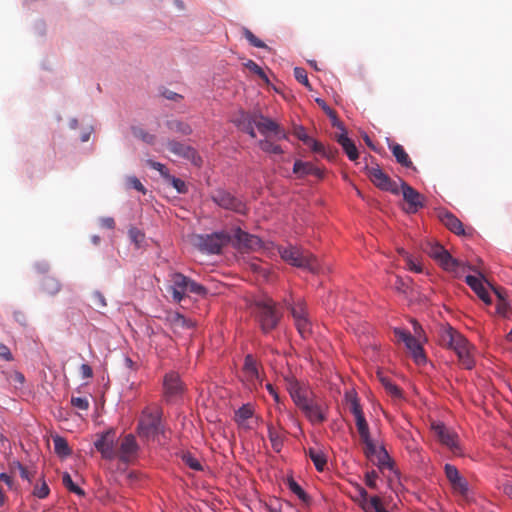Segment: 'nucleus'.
<instances>
[{
	"label": "nucleus",
	"mask_w": 512,
	"mask_h": 512,
	"mask_svg": "<svg viewBox=\"0 0 512 512\" xmlns=\"http://www.w3.org/2000/svg\"><path fill=\"white\" fill-rule=\"evenodd\" d=\"M233 123L241 131L247 133L251 138L256 137L255 128L265 137L274 135L277 139H286L287 134L274 120L264 116L260 111L240 110L234 117Z\"/></svg>",
	"instance_id": "obj_1"
},
{
	"label": "nucleus",
	"mask_w": 512,
	"mask_h": 512,
	"mask_svg": "<svg viewBox=\"0 0 512 512\" xmlns=\"http://www.w3.org/2000/svg\"><path fill=\"white\" fill-rule=\"evenodd\" d=\"M440 343L453 350L458 357L459 364L471 370L475 366L474 346L457 330L451 326L443 327L440 331Z\"/></svg>",
	"instance_id": "obj_2"
},
{
	"label": "nucleus",
	"mask_w": 512,
	"mask_h": 512,
	"mask_svg": "<svg viewBox=\"0 0 512 512\" xmlns=\"http://www.w3.org/2000/svg\"><path fill=\"white\" fill-rule=\"evenodd\" d=\"M167 291L171 294L173 301L176 303H180L190 294L198 296H205L207 294V289L203 285L180 272H171L169 274V286Z\"/></svg>",
	"instance_id": "obj_3"
},
{
	"label": "nucleus",
	"mask_w": 512,
	"mask_h": 512,
	"mask_svg": "<svg viewBox=\"0 0 512 512\" xmlns=\"http://www.w3.org/2000/svg\"><path fill=\"white\" fill-rule=\"evenodd\" d=\"M162 414V408L156 404L145 407L138 421L139 436L149 439L163 433Z\"/></svg>",
	"instance_id": "obj_4"
},
{
	"label": "nucleus",
	"mask_w": 512,
	"mask_h": 512,
	"mask_svg": "<svg viewBox=\"0 0 512 512\" xmlns=\"http://www.w3.org/2000/svg\"><path fill=\"white\" fill-rule=\"evenodd\" d=\"M282 260L289 265L297 268L307 269L312 273L319 271V263L312 254L303 249L289 245L287 247L279 246L277 248Z\"/></svg>",
	"instance_id": "obj_5"
},
{
	"label": "nucleus",
	"mask_w": 512,
	"mask_h": 512,
	"mask_svg": "<svg viewBox=\"0 0 512 512\" xmlns=\"http://www.w3.org/2000/svg\"><path fill=\"white\" fill-rule=\"evenodd\" d=\"M255 313L261 330L264 333H269L274 330L282 316L277 308L276 302L269 297L255 301Z\"/></svg>",
	"instance_id": "obj_6"
},
{
	"label": "nucleus",
	"mask_w": 512,
	"mask_h": 512,
	"mask_svg": "<svg viewBox=\"0 0 512 512\" xmlns=\"http://www.w3.org/2000/svg\"><path fill=\"white\" fill-rule=\"evenodd\" d=\"M230 243V234L225 231L207 235H198L195 238V246L202 252L218 254L222 248Z\"/></svg>",
	"instance_id": "obj_7"
},
{
	"label": "nucleus",
	"mask_w": 512,
	"mask_h": 512,
	"mask_svg": "<svg viewBox=\"0 0 512 512\" xmlns=\"http://www.w3.org/2000/svg\"><path fill=\"white\" fill-rule=\"evenodd\" d=\"M230 243L240 252L257 251L262 248V240L256 236L235 228L230 235Z\"/></svg>",
	"instance_id": "obj_8"
},
{
	"label": "nucleus",
	"mask_w": 512,
	"mask_h": 512,
	"mask_svg": "<svg viewBox=\"0 0 512 512\" xmlns=\"http://www.w3.org/2000/svg\"><path fill=\"white\" fill-rule=\"evenodd\" d=\"M432 430L440 443L446 446L454 455L461 456L463 454L458 435L453 430L442 423L432 424Z\"/></svg>",
	"instance_id": "obj_9"
},
{
	"label": "nucleus",
	"mask_w": 512,
	"mask_h": 512,
	"mask_svg": "<svg viewBox=\"0 0 512 512\" xmlns=\"http://www.w3.org/2000/svg\"><path fill=\"white\" fill-rule=\"evenodd\" d=\"M370 181L379 189L393 194H399V184L393 181L378 165L366 168Z\"/></svg>",
	"instance_id": "obj_10"
},
{
	"label": "nucleus",
	"mask_w": 512,
	"mask_h": 512,
	"mask_svg": "<svg viewBox=\"0 0 512 512\" xmlns=\"http://www.w3.org/2000/svg\"><path fill=\"white\" fill-rule=\"evenodd\" d=\"M211 199L215 204L223 209L231 210L239 214L246 213L245 204L239 198L224 189H217L213 191Z\"/></svg>",
	"instance_id": "obj_11"
},
{
	"label": "nucleus",
	"mask_w": 512,
	"mask_h": 512,
	"mask_svg": "<svg viewBox=\"0 0 512 512\" xmlns=\"http://www.w3.org/2000/svg\"><path fill=\"white\" fill-rule=\"evenodd\" d=\"M312 424H322L327 420L325 405L315 399L308 398V400L299 408Z\"/></svg>",
	"instance_id": "obj_12"
},
{
	"label": "nucleus",
	"mask_w": 512,
	"mask_h": 512,
	"mask_svg": "<svg viewBox=\"0 0 512 512\" xmlns=\"http://www.w3.org/2000/svg\"><path fill=\"white\" fill-rule=\"evenodd\" d=\"M403 198L407 203L406 211L408 213H416L420 208L424 207V197L413 187L403 180H400V186Z\"/></svg>",
	"instance_id": "obj_13"
},
{
	"label": "nucleus",
	"mask_w": 512,
	"mask_h": 512,
	"mask_svg": "<svg viewBox=\"0 0 512 512\" xmlns=\"http://www.w3.org/2000/svg\"><path fill=\"white\" fill-rule=\"evenodd\" d=\"M444 471L454 493L466 496L468 493V482L460 475L456 466L445 464Z\"/></svg>",
	"instance_id": "obj_14"
},
{
	"label": "nucleus",
	"mask_w": 512,
	"mask_h": 512,
	"mask_svg": "<svg viewBox=\"0 0 512 512\" xmlns=\"http://www.w3.org/2000/svg\"><path fill=\"white\" fill-rule=\"evenodd\" d=\"M243 377L250 388H255L258 384L261 383L257 360L251 354H248L245 357L243 365Z\"/></svg>",
	"instance_id": "obj_15"
},
{
	"label": "nucleus",
	"mask_w": 512,
	"mask_h": 512,
	"mask_svg": "<svg viewBox=\"0 0 512 512\" xmlns=\"http://www.w3.org/2000/svg\"><path fill=\"white\" fill-rule=\"evenodd\" d=\"M163 388L165 397L169 400L182 395L184 391L183 383L175 372H169L165 375Z\"/></svg>",
	"instance_id": "obj_16"
},
{
	"label": "nucleus",
	"mask_w": 512,
	"mask_h": 512,
	"mask_svg": "<svg viewBox=\"0 0 512 512\" xmlns=\"http://www.w3.org/2000/svg\"><path fill=\"white\" fill-rule=\"evenodd\" d=\"M168 150L184 159L191 161L195 165H199L201 159L198 156L196 150L191 146H188L184 143L172 140L167 143Z\"/></svg>",
	"instance_id": "obj_17"
},
{
	"label": "nucleus",
	"mask_w": 512,
	"mask_h": 512,
	"mask_svg": "<svg viewBox=\"0 0 512 512\" xmlns=\"http://www.w3.org/2000/svg\"><path fill=\"white\" fill-rule=\"evenodd\" d=\"M96 449L101 453L102 457L108 460L116 457L114 448V432L107 431L103 433L94 443Z\"/></svg>",
	"instance_id": "obj_18"
},
{
	"label": "nucleus",
	"mask_w": 512,
	"mask_h": 512,
	"mask_svg": "<svg viewBox=\"0 0 512 512\" xmlns=\"http://www.w3.org/2000/svg\"><path fill=\"white\" fill-rule=\"evenodd\" d=\"M138 445L132 434L126 435L120 444L119 450L116 451V457L123 463H128L136 455Z\"/></svg>",
	"instance_id": "obj_19"
},
{
	"label": "nucleus",
	"mask_w": 512,
	"mask_h": 512,
	"mask_svg": "<svg viewBox=\"0 0 512 512\" xmlns=\"http://www.w3.org/2000/svg\"><path fill=\"white\" fill-rule=\"evenodd\" d=\"M293 173L297 175L298 178H304L308 175H313L319 179L324 177V170L315 166L311 162H303L301 160H296L293 166Z\"/></svg>",
	"instance_id": "obj_20"
},
{
	"label": "nucleus",
	"mask_w": 512,
	"mask_h": 512,
	"mask_svg": "<svg viewBox=\"0 0 512 512\" xmlns=\"http://www.w3.org/2000/svg\"><path fill=\"white\" fill-rule=\"evenodd\" d=\"M441 223L456 235H467L463 223L451 212L440 211L438 214Z\"/></svg>",
	"instance_id": "obj_21"
},
{
	"label": "nucleus",
	"mask_w": 512,
	"mask_h": 512,
	"mask_svg": "<svg viewBox=\"0 0 512 512\" xmlns=\"http://www.w3.org/2000/svg\"><path fill=\"white\" fill-rule=\"evenodd\" d=\"M483 276L476 277L472 275H468L465 278V282L470 288L477 294V296L486 304L490 305L492 303L491 297L483 285Z\"/></svg>",
	"instance_id": "obj_22"
},
{
	"label": "nucleus",
	"mask_w": 512,
	"mask_h": 512,
	"mask_svg": "<svg viewBox=\"0 0 512 512\" xmlns=\"http://www.w3.org/2000/svg\"><path fill=\"white\" fill-rule=\"evenodd\" d=\"M167 321L175 331L179 329H190L194 327V322L192 320L185 318L178 312L168 313Z\"/></svg>",
	"instance_id": "obj_23"
},
{
	"label": "nucleus",
	"mask_w": 512,
	"mask_h": 512,
	"mask_svg": "<svg viewBox=\"0 0 512 512\" xmlns=\"http://www.w3.org/2000/svg\"><path fill=\"white\" fill-rule=\"evenodd\" d=\"M389 149L391 150L397 163L406 168L413 167V163L402 145L398 143H391L389 144Z\"/></svg>",
	"instance_id": "obj_24"
},
{
	"label": "nucleus",
	"mask_w": 512,
	"mask_h": 512,
	"mask_svg": "<svg viewBox=\"0 0 512 512\" xmlns=\"http://www.w3.org/2000/svg\"><path fill=\"white\" fill-rule=\"evenodd\" d=\"M404 344L407 347V349L411 352L413 359L417 364H422L426 362L423 347L414 336H412Z\"/></svg>",
	"instance_id": "obj_25"
},
{
	"label": "nucleus",
	"mask_w": 512,
	"mask_h": 512,
	"mask_svg": "<svg viewBox=\"0 0 512 512\" xmlns=\"http://www.w3.org/2000/svg\"><path fill=\"white\" fill-rule=\"evenodd\" d=\"M288 391L293 402L298 408H300L309 398L307 391L303 389L297 382L290 383Z\"/></svg>",
	"instance_id": "obj_26"
},
{
	"label": "nucleus",
	"mask_w": 512,
	"mask_h": 512,
	"mask_svg": "<svg viewBox=\"0 0 512 512\" xmlns=\"http://www.w3.org/2000/svg\"><path fill=\"white\" fill-rule=\"evenodd\" d=\"M337 142L342 146L351 161H355L358 158L357 147L345 132L337 136Z\"/></svg>",
	"instance_id": "obj_27"
},
{
	"label": "nucleus",
	"mask_w": 512,
	"mask_h": 512,
	"mask_svg": "<svg viewBox=\"0 0 512 512\" xmlns=\"http://www.w3.org/2000/svg\"><path fill=\"white\" fill-rule=\"evenodd\" d=\"M307 455L313 462L317 471L322 472L327 464V458L323 451L319 449L309 448Z\"/></svg>",
	"instance_id": "obj_28"
},
{
	"label": "nucleus",
	"mask_w": 512,
	"mask_h": 512,
	"mask_svg": "<svg viewBox=\"0 0 512 512\" xmlns=\"http://www.w3.org/2000/svg\"><path fill=\"white\" fill-rule=\"evenodd\" d=\"M372 461L379 467L380 470H391L393 468L391 458L383 446H380V450H378V453L374 456V460Z\"/></svg>",
	"instance_id": "obj_29"
},
{
	"label": "nucleus",
	"mask_w": 512,
	"mask_h": 512,
	"mask_svg": "<svg viewBox=\"0 0 512 512\" xmlns=\"http://www.w3.org/2000/svg\"><path fill=\"white\" fill-rule=\"evenodd\" d=\"M436 261L446 271H455L460 266V262L453 258L446 249Z\"/></svg>",
	"instance_id": "obj_30"
},
{
	"label": "nucleus",
	"mask_w": 512,
	"mask_h": 512,
	"mask_svg": "<svg viewBox=\"0 0 512 512\" xmlns=\"http://www.w3.org/2000/svg\"><path fill=\"white\" fill-rule=\"evenodd\" d=\"M345 400L348 405L350 412L356 417L357 415L364 414L362 407L359 403L358 397L355 392L350 391L345 394Z\"/></svg>",
	"instance_id": "obj_31"
},
{
	"label": "nucleus",
	"mask_w": 512,
	"mask_h": 512,
	"mask_svg": "<svg viewBox=\"0 0 512 512\" xmlns=\"http://www.w3.org/2000/svg\"><path fill=\"white\" fill-rule=\"evenodd\" d=\"M53 444L55 453L60 457H67L71 455L72 451L69 448L68 442L61 436L53 437Z\"/></svg>",
	"instance_id": "obj_32"
},
{
	"label": "nucleus",
	"mask_w": 512,
	"mask_h": 512,
	"mask_svg": "<svg viewBox=\"0 0 512 512\" xmlns=\"http://www.w3.org/2000/svg\"><path fill=\"white\" fill-rule=\"evenodd\" d=\"M42 289L48 295L53 296L60 291L61 285H60V282L56 278L51 277V276H46V277H44V279L42 281Z\"/></svg>",
	"instance_id": "obj_33"
},
{
	"label": "nucleus",
	"mask_w": 512,
	"mask_h": 512,
	"mask_svg": "<svg viewBox=\"0 0 512 512\" xmlns=\"http://www.w3.org/2000/svg\"><path fill=\"white\" fill-rule=\"evenodd\" d=\"M132 134L135 138L141 140L148 145H154L156 142V135L149 133L139 126L132 127Z\"/></svg>",
	"instance_id": "obj_34"
},
{
	"label": "nucleus",
	"mask_w": 512,
	"mask_h": 512,
	"mask_svg": "<svg viewBox=\"0 0 512 512\" xmlns=\"http://www.w3.org/2000/svg\"><path fill=\"white\" fill-rule=\"evenodd\" d=\"M355 424H356L360 439L368 441V437H371V435H370L369 425L365 419L364 414L357 415L355 417Z\"/></svg>",
	"instance_id": "obj_35"
},
{
	"label": "nucleus",
	"mask_w": 512,
	"mask_h": 512,
	"mask_svg": "<svg viewBox=\"0 0 512 512\" xmlns=\"http://www.w3.org/2000/svg\"><path fill=\"white\" fill-rule=\"evenodd\" d=\"M378 378L385 390L394 397L401 396L400 388L395 385L388 377L384 376L382 373H378Z\"/></svg>",
	"instance_id": "obj_36"
},
{
	"label": "nucleus",
	"mask_w": 512,
	"mask_h": 512,
	"mask_svg": "<svg viewBox=\"0 0 512 512\" xmlns=\"http://www.w3.org/2000/svg\"><path fill=\"white\" fill-rule=\"evenodd\" d=\"M258 146L262 151L270 154L278 155L284 152L280 145H277L268 139L260 140L258 142Z\"/></svg>",
	"instance_id": "obj_37"
},
{
	"label": "nucleus",
	"mask_w": 512,
	"mask_h": 512,
	"mask_svg": "<svg viewBox=\"0 0 512 512\" xmlns=\"http://www.w3.org/2000/svg\"><path fill=\"white\" fill-rule=\"evenodd\" d=\"M299 334L306 338L311 334V322L307 316L294 321Z\"/></svg>",
	"instance_id": "obj_38"
},
{
	"label": "nucleus",
	"mask_w": 512,
	"mask_h": 512,
	"mask_svg": "<svg viewBox=\"0 0 512 512\" xmlns=\"http://www.w3.org/2000/svg\"><path fill=\"white\" fill-rule=\"evenodd\" d=\"M168 127L170 130L181 133L183 135H189L192 133L190 125L179 120H172L168 122Z\"/></svg>",
	"instance_id": "obj_39"
},
{
	"label": "nucleus",
	"mask_w": 512,
	"mask_h": 512,
	"mask_svg": "<svg viewBox=\"0 0 512 512\" xmlns=\"http://www.w3.org/2000/svg\"><path fill=\"white\" fill-rule=\"evenodd\" d=\"M287 306L292 314L294 321L307 316L306 306L302 301H298L294 304L287 303Z\"/></svg>",
	"instance_id": "obj_40"
},
{
	"label": "nucleus",
	"mask_w": 512,
	"mask_h": 512,
	"mask_svg": "<svg viewBox=\"0 0 512 512\" xmlns=\"http://www.w3.org/2000/svg\"><path fill=\"white\" fill-rule=\"evenodd\" d=\"M253 416V409L250 405L241 406L235 413L236 422L243 425L246 420Z\"/></svg>",
	"instance_id": "obj_41"
},
{
	"label": "nucleus",
	"mask_w": 512,
	"mask_h": 512,
	"mask_svg": "<svg viewBox=\"0 0 512 512\" xmlns=\"http://www.w3.org/2000/svg\"><path fill=\"white\" fill-rule=\"evenodd\" d=\"M287 485H288L289 489L295 495H297L300 500H302L303 502L309 501V496L307 495V493L301 488V486L293 478H289L287 480Z\"/></svg>",
	"instance_id": "obj_42"
},
{
	"label": "nucleus",
	"mask_w": 512,
	"mask_h": 512,
	"mask_svg": "<svg viewBox=\"0 0 512 512\" xmlns=\"http://www.w3.org/2000/svg\"><path fill=\"white\" fill-rule=\"evenodd\" d=\"M424 251L434 260H437L442 253H444L445 248L438 244V243H430L428 242L426 244V247L424 248Z\"/></svg>",
	"instance_id": "obj_43"
},
{
	"label": "nucleus",
	"mask_w": 512,
	"mask_h": 512,
	"mask_svg": "<svg viewBox=\"0 0 512 512\" xmlns=\"http://www.w3.org/2000/svg\"><path fill=\"white\" fill-rule=\"evenodd\" d=\"M268 437H269V439L271 441L272 448L276 452H279L281 450V448H282V445H283L282 437L279 434V432L276 431L273 427H269L268 428Z\"/></svg>",
	"instance_id": "obj_44"
},
{
	"label": "nucleus",
	"mask_w": 512,
	"mask_h": 512,
	"mask_svg": "<svg viewBox=\"0 0 512 512\" xmlns=\"http://www.w3.org/2000/svg\"><path fill=\"white\" fill-rule=\"evenodd\" d=\"M361 441L365 445L364 454L366 455V457L369 458L370 460H374V456L378 453V450H380V446H377L373 442L371 437H368V441L367 440H361Z\"/></svg>",
	"instance_id": "obj_45"
},
{
	"label": "nucleus",
	"mask_w": 512,
	"mask_h": 512,
	"mask_svg": "<svg viewBox=\"0 0 512 512\" xmlns=\"http://www.w3.org/2000/svg\"><path fill=\"white\" fill-rule=\"evenodd\" d=\"M242 34L245 39L254 47L257 48H266V44L258 39L248 28H242Z\"/></svg>",
	"instance_id": "obj_46"
},
{
	"label": "nucleus",
	"mask_w": 512,
	"mask_h": 512,
	"mask_svg": "<svg viewBox=\"0 0 512 512\" xmlns=\"http://www.w3.org/2000/svg\"><path fill=\"white\" fill-rule=\"evenodd\" d=\"M62 482H63V485L71 492L76 493L78 495H84V491L80 487H78L77 485L74 484L69 473L65 472L63 474Z\"/></svg>",
	"instance_id": "obj_47"
},
{
	"label": "nucleus",
	"mask_w": 512,
	"mask_h": 512,
	"mask_svg": "<svg viewBox=\"0 0 512 512\" xmlns=\"http://www.w3.org/2000/svg\"><path fill=\"white\" fill-rule=\"evenodd\" d=\"M363 508L366 512H387L381 505V501L379 497L374 496L370 499L369 503H366L363 505Z\"/></svg>",
	"instance_id": "obj_48"
},
{
	"label": "nucleus",
	"mask_w": 512,
	"mask_h": 512,
	"mask_svg": "<svg viewBox=\"0 0 512 512\" xmlns=\"http://www.w3.org/2000/svg\"><path fill=\"white\" fill-rule=\"evenodd\" d=\"M129 238L130 240L135 244L137 248L141 247L142 243L145 240V235L143 232H141L138 228H131L129 229Z\"/></svg>",
	"instance_id": "obj_49"
},
{
	"label": "nucleus",
	"mask_w": 512,
	"mask_h": 512,
	"mask_svg": "<svg viewBox=\"0 0 512 512\" xmlns=\"http://www.w3.org/2000/svg\"><path fill=\"white\" fill-rule=\"evenodd\" d=\"M410 282H411L410 279L405 280V279L397 276L395 283H394V287L397 291L408 295L409 292L412 291V288H410Z\"/></svg>",
	"instance_id": "obj_50"
},
{
	"label": "nucleus",
	"mask_w": 512,
	"mask_h": 512,
	"mask_svg": "<svg viewBox=\"0 0 512 512\" xmlns=\"http://www.w3.org/2000/svg\"><path fill=\"white\" fill-rule=\"evenodd\" d=\"M167 179L169 180L170 184L176 189L178 193L185 194L188 191L186 183L174 176H167Z\"/></svg>",
	"instance_id": "obj_51"
},
{
	"label": "nucleus",
	"mask_w": 512,
	"mask_h": 512,
	"mask_svg": "<svg viewBox=\"0 0 512 512\" xmlns=\"http://www.w3.org/2000/svg\"><path fill=\"white\" fill-rule=\"evenodd\" d=\"M126 185L128 188H133L143 194L146 193V189L140 180L135 176H129L126 178Z\"/></svg>",
	"instance_id": "obj_52"
},
{
	"label": "nucleus",
	"mask_w": 512,
	"mask_h": 512,
	"mask_svg": "<svg viewBox=\"0 0 512 512\" xmlns=\"http://www.w3.org/2000/svg\"><path fill=\"white\" fill-rule=\"evenodd\" d=\"M93 305L97 309H103L107 306V301L105 296L100 291H94L91 295Z\"/></svg>",
	"instance_id": "obj_53"
},
{
	"label": "nucleus",
	"mask_w": 512,
	"mask_h": 512,
	"mask_svg": "<svg viewBox=\"0 0 512 512\" xmlns=\"http://www.w3.org/2000/svg\"><path fill=\"white\" fill-rule=\"evenodd\" d=\"M294 76L299 83L310 88V83L308 80L307 72L304 68H301V67L294 68Z\"/></svg>",
	"instance_id": "obj_54"
},
{
	"label": "nucleus",
	"mask_w": 512,
	"mask_h": 512,
	"mask_svg": "<svg viewBox=\"0 0 512 512\" xmlns=\"http://www.w3.org/2000/svg\"><path fill=\"white\" fill-rule=\"evenodd\" d=\"M49 492H50V489H49L47 483L45 481H43L41 484H39V485L37 484L34 487L33 495L40 499H44L49 495Z\"/></svg>",
	"instance_id": "obj_55"
},
{
	"label": "nucleus",
	"mask_w": 512,
	"mask_h": 512,
	"mask_svg": "<svg viewBox=\"0 0 512 512\" xmlns=\"http://www.w3.org/2000/svg\"><path fill=\"white\" fill-rule=\"evenodd\" d=\"M245 66L246 68H248L251 72L255 73L256 75H258L261 79L265 80V81H268L267 79V76L265 74V72L263 71V69L257 64L255 63L254 61L252 60H248L246 63H245Z\"/></svg>",
	"instance_id": "obj_56"
},
{
	"label": "nucleus",
	"mask_w": 512,
	"mask_h": 512,
	"mask_svg": "<svg viewBox=\"0 0 512 512\" xmlns=\"http://www.w3.org/2000/svg\"><path fill=\"white\" fill-rule=\"evenodd\" d=\"M182 459H183V462L191 469H193L195 471L202 470V465L200 464V462L195 457H193L191 454L183 455Z\"/></svg>",
	"instance_id": "obj_57"
},
{
	"label": "nucleus",
	"mask_w": 512,
	"mask_h": 512,
	"mask_svg": "<svg viewBox=\"0 0 512 512\" xmlns=\"http://www.w3.org/2000/svg\"><path fill=\"white\" fill-rule=\"evenodd\" d=\"M306 145H307V146H309V147L311 148V150H312V151H314V152H316V153H320V154H322V155H323V156H325V157H328V158L330 157V156L326 153V151H325V147H324V145H323L321 142H319V141H317V140H315V139L311 138V139H310V144H306Z\"/></svg>",
	"instance_id": "obj_58"
},
{
	"label": "nucleus",
	"mask_w": 512,
	"mask_h": 512,
	"mask_svg": "<svg viewBox=\"0 0 512 512\" xmlns=\"http://www.w3.org/2000/svg\"><path fill=\"white\" fill-rule=\"evenodd\" d=\"M71 404L80 410H87L89 408V401L83 397H72Z\"/></svg>",
	"instance_id": "obj_59"
},
{
	"label": "nucleus",
	"mask_w": 512,
	"mask_h": 512,
	"mask_svg": "<svg viewBox=\"0 0 512 512\" xmlns=\"http://www.w3.org/2000/svg\"><path fill=\"white\" fill-rule=\"evenodd\" d=\"M378 478V474L375 470L368 471L365 474V483L368 487L374 489L376 488V479Z\"/></svg>",
	"instance_id": "obj_60"
},
{
	"label": "nucleus",
	"mask_w": 512,
	"mask_h": 512,
	"mask_svg": "<svg viewBox=\"0 0 512 512\" xmlns=\"http://www.w3.org/2000/svg\"><path fill=\"white\" fill-rule=\"evenodd\" d=\"M509 310H510V306L506 300L498 301V303L496 305L497 314H499L503 317H507Z\"/></svg>",
	"instance_id": "obj_61"
},
{
	"label": "nucleus",
	"mask_w": 512,
	"mask_h": 512,
	"mask_svg": "<svg viewBox=\"0 0 512 512\" xmlns=\"http://www.w3.org/2000/svg\"><path fill=\"white\" fill-rule=\"evenodd\" d=\"M147 164H148L151 168H153V169H155V170L159 171V172H160V174H161L162 176H164L165 178H167V176H169V174L167 173V169H166L165 165H163V164H161V163H159V162L153 161V160H148V161H147Z\"/></svg>",
	"instance_id": "obj_62"
},
{
	"label": "nucleus",
	"mask_w": 512,
	"mask_h": 512,
	"mask_svg": "<svg viewBox=\"0 0 512 512\" xmlns=\"http://www.w3.org/2000/svg\"><path fill=\"white\" fill-rule=\"evenodd\" d=\"M0 358L5 361L13 360V355H12L10 349L8 348V346H6L3 343H0Z\"/></svg>",
	"instance_id": "obj_63"
},
{
	"label": "nucleus",
	"mask_w": 512,
	"mask_h": 512,
	"mask_svg": "<svg viewBox=\"0 0 512 512\" xmlns=\"http://www.w3.org/2000/svg\"><path fill=\"white\" fill-rule=\"evenodd\" d=\"M394 334L399 341H402L404 343L407 342L412 337L410 332L399 328H396L394 330Z\"/></svg>",
	"instance_id": "obj_64"
}]
</instances>
